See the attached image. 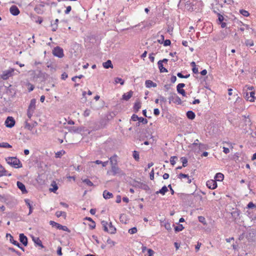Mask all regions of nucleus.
<instances>
[{
    "label": "nucleus",
    "mask_w": 256,
    "mask_h": 256,
    "mask_svg": "<svg viewBox=\"0 0 256 256\" xmlns=\"http://www.w3.org/2000/svg\"><path fill=\"white\" fill-rule=\"evenodd\" d=\"M0 147L4 148H11L12 146L7 142H2L0 143Z\"/></svg>",
    "instance_id": "nucleus-38"
},
{
    "label": "nucleus",
    "mask_w": 256,
    "mask_h": 256,
    "mask_svg": "<svg viewBox=\"0 0 256 256\" xmlns=\"http://www.w3.org/2000/svg\"><path fill=\"white\" fill-rule=\"evenodd\" d=\"M132 156L136 160L138 161V160L140 159V157H139V153L138 152H137L136 150H134L133 152Z\"/></svg>",
    "instance_id": "nucleus-37"
},
{
    "label": "nucleus",
    "mask_w": 256,
    "mask_h": 256,
    "mask_svg": "<svg viewBox=\"0 0 256 256\" xmlns=\"http://www.w3.org/2000/svg\"><path fill=\"white\" fill-rule=\"evenodd\" d=\"M206 186L211 190H214L217 188V183L215 180H210L207 181Z\"/></svg>",
    "instance_id": "nucleus-11"
},
{
    "label": "nucleus",
    "mask_w": 256,
    "mask_h": 256,
    "mask_svg": "<svg viewBox=\"0 0 256 256\" xmlns=\"http://www.w3.org/2000/svg\"><path fill=\"white\" fill-rule=\"evenodd\" d=\"M64 154V152L63 150L58 152H56V157L57 158H60V156Z\"/></svg>",
    "instance_id": "nucleus-52"
},
{
    "label": "nucleus",
    "mask_w": 256,
    "mask_h": 256,
    "mask_svg": "<svg viewBox=\"0 0 256 256\" xmlns=\"http://www.w3.org/2000/svg\"><path fill=\"white\" fill-rule=\"evenodd\" d=\"M24 202H25L26 204L28 206V208H29L28 214H32V206L30 204V200L28 199H26V200H24Z\"/></svg>",
    "instance_id": "nucleus-29"
},
{
    "label": "nucleus",
    "mask_w": 256,
    "mask_h": 256,
    "mask_svg": "<svg viewBox=\"0 0 256 256\" xmlns=\"http://www.w3.org/2000/svg\"><path fill=\"white\" fill-rule=\"evenodd\" d=\"M186 116L188 118L192 120L195 118V114L192 110H189L186 112Z\"/></svg>",
    "instance_id": "nucleus-28"
},
{
    "label": "nucleus",
    "mask_w": 256,
    "mask_h": 256,
    "mask_svg": "<svg viewBox=\"0 0 256 256\" xmlns=\"http://www.w3.org/2000/svg\"><path fill=\"white\" fill-rule=\"evenodd\" d=\"M8 236H10V242L12 244H14V245H16V246L20 248L23 251L24 250V249L23 247H22V246H20V244L16 241V240H14L13 237L10 234H6V236L7 238H8Z\"/></svg>",
    "instance_id": "nucleus-14"
},
{
    "label": "nucleus",
    "mask_w": 256,
    "mask_h": 256,
    "mask_svg": "<svg viewBox=\"0 0 256 256\" xmlns=\"http://www.w3.org/2000/svg\"><path fill=\"white\" fill-rule=\"evenodd\" d=\"M168 192V187L166 186H162V188L160 190L158 191H156V194H160L162 195H164L165 194Z\"/></svg>",
    "instance_id": "nucleus-22"
},
{
    "label": "nucleus",
    "mask_w": 256,
    "mask_h": 256,
    "mask_svg": "<svg viewBox=\"0 0 256 256\" xmlns=\"http://www.w3.org/2000/svg\"><path fill=\"white\" fill-rule=\"evenodd\" d=\"M24 127L26 128H27L28 130H31L33 128L34 126L28 123L27 122H26Z\"/></svg>",
    "instance_id": "nucleus-41"
},
{
    "label": "nucleus",
    "mask_w": 256,
    "mask_h": 256,
    "mask_svg": "<svg viewBox=\"0 0 256 256\" xmlns=\"http://www.w3.org/2000/svg\"><path fill=\"white\" fill-rule=\"evenodd\" d=\"M240 13L244 16H249L248 12L244 10H240Z\"/></svg>",
    "instance_id": "nucleus-47"
},
{
    "label": "nucleus",
    "mask_w": 256,
    "mask_h": 256,
    "mask_svg": "<svg viewBox=\"0 0 256 256\" xmlns=\"http://www.w3.org/2000/svg\"><path fill=\"white\" fill-rule=\"evenodd\" d=\"M57 254L58 256H62V248L60 246H58V248Z\"/></svg>",
    "instance_id": "nucleus-60"
},
{
    "label": "nucleus",
    "mask_w": 256,
    "mask_h": 256,
    "mask_svg": "<svg viewBox=\"0 0 256 256\" xmlns=\"http://www.w3.org/2000/svg\"><path fill=\"white\" fill-rule=\"evenodd\" d=\"M140 188L146 191L149 190H150V188L148 186L144 183H141Z\"/></svg>",
    "instance_id": "nucleus-36"
},
{
    "label": "nucleus",
    "mask_w": 256,
    "mask_h": 256,
    "mask_svg": "<svg viewBox=\"0 0 256 256\" xmlns=\"http://www.w3.org/2000/svg\"><path fill=\"white\" fill-rule=\"evenodd\" d=\"M175 159H177V157L176 156H171L170 158V162L172 166L176 164Z\"/></svg>",
    "instance_id": "nucleus-45"
},
{
    "label": "nucleus",
    "mask_w": 256,
    "mask_h": 256,
    "mask_svg": "<svg viewBox=\"0 0 256 256\" xmlns=\"http://www.w3.org/2000/svg\"><path fill=\"white\" fill-rule=\"evenodd\" d=\"M32 240L36 244L41 246L42 248H44V246L42 244V242L38 238H35L33 236Z\"/></svg>",
    "instance_id": "nucleus-26"
},
{
    "label": "nucleus",
    "mask_w": 256,
    "mask_h": 256,
    "mask_svg": "<svg viewBox=\"0 0 256 256\" xmlns=\"http://www.w3.org/2000/svg\"><path fill=\"white\" fill-rule=\"evenodd\" d=\"M113 176L116 174L124 175V172L117 166V165L111 166V172Z\"/></svg>",
    "instance_id": "nucleus-8"
},
{
    "label": "nucleus",
    "mask_w": 256,
    "mask_h": 256,
    "mask_svg": "<svg viewBox=\"0 0 256 256\" xmlns=\"http://www.w3.org/2000/svg\"><path fill=\"white\" fill-rule=\"evenodd\" d=\"M163 43H164V46H170L171 44V42L170 40H164Z\"/></svg>",
    "instance_id": "nucleus-51"
},
{
    "label": "nucleus",
    "mask_w": 256,
    "mask_h": 256,
    "mask_svg": "<svg viewBox=\"0 0 256 256\" xmlns=\"http://www.w3.org/2000/svg\"><path fill=\"white\" fill-rule=\"evenodd\" d=\"M44 4H40L36 5L34 8V10L38 14H42L44 12Z\"/></svg>",
    "instance_id": "nucleus-13"
},
{
    "label": "nucleus",
    "mask_w": 256,
    "mask_h": 256,
    "mask_svg": "<svg viewBox=\"0 0 256 256\" xmlns=\"http://www.w3.org/2000/svg\"><path fill=\"white\" fill-rule=\"evenodd\" d=\"M145 84L146 88H150L151 87H156V84L150 80H146L145 82Z\"/></svg>",
    "instance_id": "nucleus-21"
},
{
    "label": "nucleus",
    "mask_w": 256,
    "mask_h": 256,
    "mask_svg": "<svg viewBox=\"0 0 256 256\" xmlns=\"http://www.w3.org/2000/svg\"><path fill=\"white\" fill-rule=\"evenodd\" d=\"M117 156L114 155L110 158L111 166L118 164Z\"/></svg>",
    "instance_id": "nucleus-17"
},
{
    "label": "nucleus",
    "mask_w": 256,
    "mask_h": 256,
    "mask_svg": "<svg viewBox=\"0 0 256 256\" xmlns=\"http://www.w3.org/2000/svg\"><path fill=\"white\" fill-rule=\"evenodd\" d=\"M72 8L70 6H68L66 7V9L65 10L64 12L66 14H68L71 10Z\"/></svg>",
    "instance_id": "nucleus-64"
},
{
    "label": "nucleus",
    "mask_w": 256,
    "mask_h": 256,
    "mask_svg": "<svg viewBox=\"0 0 256 256\" xmlns=\"http://www.w3.org/2000/svg\"><path fill=\"white\" fill-rule=\"evenodd\" d=\"M101 224L102 226V228L105 232H106L110 234H114L116 232V228L114 226L112 225L111 222L108 223L105 220H102V221Z\"/></svg>",
    "instance_id": "nucleus-1"
},
{
    "label": "nucleus",
    "mask_w": 256,
    "mask_h": 256,
    "mask_svg": "<svg viewBox=\"0 0 256 256\" xmlns=\"http://www.w3.org/2000/svg\"><path fill=\"white\" fill-rule=\"evenodd\" d=\"M90 110L88 109H86L84 112V116H90Z\"/></svg>",
    "instance_id": "nucleus-53"
},
{
    "label": "nucleus",
    "mask_w": 256,
    "mask_h": 256,
    "mask_svg": "<svg viewBox=\"0 0 256 256\" xmlns=\"http://www.w3.org/2000/svg\"><path fill=\"white\" fill-rule=\"evenodd\" d=\"M83 182L85 183L87 186H94L93 183L88 179H82Z\"/></svg>",
    "instance_id": "nucleus-32"
},
{
    "label": "nucleus",
    "mask_w": 256,
    "mask_h": 256,
    "mask_svg": "<svg viewBox=\"0 0 256 256\" xmlns=\"http://www.w3.org/2000/svg\"><path fill=\"white\" fill-rule=\"evenodd\" d=\"M14 72V69L12 68L4 70L1 74L0 77L2 79L6 80L12 76V74Z\"/></svg>",
    "instance_id": "nucleus-6"
},
{
    "label": "nucleus",
    "mask_w": 256,
    "mask_h": 256,
    "mask_svg": "<svg viewBox=\"0 0 256 256\" xmlns=\"http://www.w3.org/2000/svg\"><path fill=\"white\" fill-rule=\"evenodd\" d=\"M132 120H133V121H136V120H139V117L136 115V114H133L132 116V118H131Z\"/></svg>",
    "instance_id": "nucleus-54"
},
{
    "label": "nucleus",
    "mask_w": 256,
    "mask_h": 256,
    "mask_svg": "<svg viewBox=\"0 0 256 256\" xmlns=\"http://www.w3.org/2000/svg\"><path fill=\"white\" fill-rule=\"evenodd\" d=\"M185 86V84L183 83H180L178 84L176 86V90L178 94H182V96H186V93L185 90L182 89Z\"/></svg>",
    "instance_id": "nucleus-10"
},
{
    "label": "nucleus",
    "mask_w": 256,
    "mask_h": 256,
    "mask_svg": "<svg viewBox=\"0 0 256 256\" xmlns=\"http://www.w3.org/2000/svg\"><path fill=\"white\" fill-rule=\"evenodd\" d=\"M138 122H142L143 124H146L148 123V120L142 117H139Z\"/></svg>",
    "instance_id": "nucleus-43"
},
{
    "label": "nucleus",
    "mask_w": 256,
    "mask_h": 256,
    "mask_svg": "<svg viewBox=\"0 0 256 256\" xmlns=\"http://www.w3.org/2000/svg\"><path fill=\"white\" fill-rule=\"evenodd\" d=\"M201 245H202V244L200 242H198V243H197V244H196V247H195L196 252L198 251V250H200V248Z\"/></svg>",
    "instance_id": "nucleus-61"
},
{
    "label": "nucleus",
    "mask_w": 256,
    "mask_h": 256,
    "mask_svg": "<svg viewBox=\"0 0 256 256\" xmlns=\"http://www.w3.org/2000/svg\"><path fill=\"white\" fill-rule=\"evenodd\" d=\"M150 179L151 180H153L154 179V169H152V171L150 172Z\"/></svg>",
    "instance_id": "nucleus-59"
},
{
    "label": "nucleus",
    "mask_w": 256,
    "mask_h": 256,
    "mask_svg": "<svg viewBox=\"0 0 256 256\" xmlns=\"http://www.w3.org/2000/svg\"><path fill=\"white\" fill-rule=\"evenodd\" d=\"M224 176L222 174V173H217L215 176H214V178H215V180L216 181H220V182H221L223 180H224Z\"/></svg>",
    "instance_id": "nucleus-25"
},
{
    "label": "nucleus",
    "mask_w": 256,
    "mask_h": 256,
    "mask_svg": "<svg viewBox=\"0 0 256 256\" xmlns=\"http://www.w3.org/2000/svg\"><path fill=\"white\" fill-rule=\"evenodd\" d=\"M5 176H10L11 174H7V171L1 164H0V177Z\"/></svg>",
    "instance_id": "nucleus-18"
},
{
    "label": "nucleus",
    "mask_w": 256,
    "mask_h": 256,
    "mask_svg": "<svg viewBox=\"0 0 256 256\" xmlns=\"http://www.w3.org/2000/svg\"><path fill=\"white\" fill-rule=\"evenodd\" d=\"M114 81L116 84L120 83L121 85L124 84V80L120 78H116Z\"/></svg>",
    "instance_id": "nucleus-39"
},
{
    "label": "nucleus",
    "mask_w": 256,
    "mask_h": 256,
    "mask_svg": "<svg viewBox=\"0 0 256 256\" xmlns=\"http://www.w3.org/2000/svg\"><path fill=\"white\" fill-rule=\"evenodd\" d=\"M198 219L200 222H202L204 224H206V220L204 216H199Z\"/></svg>",
    "instance_id": "nucleus-42"
},
{
    "label": "nucleus",
    "mask_w": 256,
    "mask_h": 256,
    "mask_svg": "<svg viewBox=\"0 0 256 256\" xmlns=\"http://www.w3.org/2000/svg\"><path fill=\"white\" fill-rule=\"evenodd\" d=\"M16 184H17L18 188L21 190V191L22 192L23 194H25V193L27 192L25 186L22 182H17Z\"/></svg>",
    "instance_id": "nucleus-16"
},
{
    "label": "nucleus",
    "mask_w": 256,
    "mask_h": 256,
    "mask_svg": "<svg viewBox=\"0 0 256 256\" xmlns=\"http://www.w3.org/2000/svg\"><path fill=\"white\" fill-rule=\"evenodd\" d=\"M50 224L52 227H56L57 229H58V230H60V228L61 226V224H60L54 221H52V220H50Z\"/></svg>",
    "instance_id": "nucleus-31"
},
{
    "label": "nucleus",
    "mask_w": 256,
    "mask_h": 256,
    "mask_svg": "<svg viewBox=\"0 0 256 256\" xmlns=\"http://www.w3.org/2000/svg\"><path fill=\"white\" fill-rule=\"evenodd\" d=\"M161 60H159L158 62V68L160 70V72H168V70L167 69H166V68H164V66H163V64L161 63Z\"/></svg>",
    "instance_id": "nucleus-23"
},
{
    "label": "nucleus",
    "mask_w": 256,
    "mask_h": 256,
    "mask_svg": "<svg viewBox=\"0 0 256 256\" xmlns=\"http://www.w3.org/2000/svg\"><path fill=\"white\" fill-rule=\"evenodd\" d=\"M108 244H111L112 246H114L115 244V242L112 240L110 238H108L106 241Z\"/></svg>",
    "instance_id": "nucleus-56"
},
{
    "label": "nucleus",
    "mask_w": 256,
    "mask_h": 256,
    "mask_svg": "<svg viewBox=\"0 0 256 256\" xmlns=\"http://www.w3.org/2000/svg\"><path fill=\"white\" fill-rule=\"evenodd\" d=\"M246 90L244 89L243 90V94L244 98L248 101L250 102H253L254 101L255 97V92L252 91L250 92H245Z\"/></svg>",
    "instance_id": "nucleus-4"
},
{
    "label": "nucleus",
    "mask_w": 256,
    "mask_h": 256,
    "mask_svg": "<svg viewBox=\"0 0 256 256\" xmlns=\"http://www.w3.org/2000/svg\"><path fill=\"white\" fill-rule=\"evenodd\" d=\"M51 186L52 187V188H50V192H56L57 190L58 189V186L56 184V183L55 182H53L52 184H51Z\"/></svg>",
    "instance_id": "nucleus-30"
},
{
    "label": "nucleus",
    "mask_w": 256,
    "mask_h": 256,
    "mask_svg": "<svg viewBox=\"0 0 256 256\" xmlns=\"http://www.w3.org/2000/svg\"><path fill=\"white\" fill-rule=\"evenodd\" d=\"M133 92L130 91L127 93H125L122 95V99L126 100H128L132 96Z\"/></svg>",
    "instance_id": "nucleus-20"
},
{
    "label": "nucleus",
    "mask_w": 256,
    "mask_h": 256,
    "mask_svg": "<svg viewBox=\"0 0 256 256\" xmlns=\"http://www.w3.org/2000/svg\"><path fill=\"white\" fill-rule=\"evenodd\" d=\"M184 228L182 224H180L178 226L174 227V230L176 232H179L182 230Z\"/></svg>",
    "instance_id": "nucleus-35"
},
{
    "label": "nucleus",
    "mask_w": 256,
    "mask_h": 256,
    "mask_svg": "<svg viewBox=\"0 0 256 256\" xmlns=\"http://www.w3.org/2000/svg\"><path fill=\"white\" fill-rule=\"evenodd\" d=\"M245 44L246 46H254V42L252 40H246Z\"/></svg>",
    "instance_id": "nucleus-34"
},
{
    "label": "nucleus",
    "mask_w": 256,
    "mask_h": 256,
    "mask_svg": "<svg viewBox=\"0 0 256 256\" xmlns=\"http://www.w3.org/2000/svg\"><path fill=\"white\" fill-rule=\"evenodd\" d=\"M164 228L168 230H170L172 229L170 224L168 222L164 224Z\"/></svg>",
    "instance_id": "nucleus-48"
},
{
    "label": "nucleus",
    "mask_w": 256,
    "mask_h": 256,
    "mask_svg": "<svg viewBox=\"0 0 256 256\" xmlns=\"http://www.w3.org/2000/svg\"><path fill=\"white\" fill-rule=\"evenodd\" d=\"M10 12L13 16H18L20 12L18 8L14 5L12 6L10 8Z\"/></svg>",
    "instance_id": "nucleus-12"
},
{
    "label": "nucleus",
    "mask_w": 256,
    "mask_h": 256,
    "mask_svg": "<svg viewBox=\"0 0 256 256\" xmlns=\"http://www.w3.org/2000/svg\"><path fill=\"white\" fill-rule=\"evenodd\" d=\"M8 164L15 168H20L22 166L20 161L16 157H8L6 158Z\"/></svg>",
    "instance_id": "nucleus-2"
},
{
    "label": "nucleus",
    "mask_w": 256,
    "mask_h": 256,
    "mask_svg": "<svg viewBox=\"0 0 256 256\" xmlns=\"http://www.w3.org/2000/svg\"><path fill=\"white\" fill-rule=\"evenodd\" d=\"M180 160L182 163V166L186 167L187 166L188 163V160L185 157H182Z\"/></svg>",
    "instance_id": "nucleus-40"
},
{
    "label": "nucleus",
    "mask_w": 256,
    "mask_h": 256,
    "mask_svg": "<svg viewBox=\"0 0 256 256\" xmlns=\"http://www.w3.org/2000/svg\"><path fill=\"white\" fill-rule=\"evenodd\" d=\"M36 106V100L34 98L31 100L30 105L27 110V116L30 118L33 115Z\"/></svg>",
    "instance_id": "nucleus-3"
},
{
    "label": "nucleus",
    "mask_w": 256,
    "mask_h": 256,
    "mask_svg": "<svg viewBox=\"0 0 256 256\" xmlns=\"http://www.w3.org/2000/svg\"><path fill=\"white\" fill-rule=\"evenodd\" d=\"M103 196L105 199H108L112 198L113 194L112 192L105 190L103 192Z\"/></svg>",
    "instance_id": "nucleus-24"
},
{
    "label": "nucleus",
    "mask_w": 256,
    "mask_h": 256,
    "mask_svg": "<svg viewBox=\"0 0 256 256\" xmlns=\"http://www.w3.org/2000/svg\"><path fill=\"white\" fill-rule=\"evenodd\" d=\"M56 215L57 217L59 218L62 216H66V214L65 212H62V211H58L56 213Z\"/></svg>",
    "instance_id": "nucleus-44"
},
{
    "label": "nucleus",
    "mask_w": 256,
    "mask_h": 256,
    "mask_svg": "<svg viewBox=\"0 0 256 256\" xmlns=\"http://www.w3.org/2000/svg\"><path fill=\"white\" fill-rule=\"evenodd\" d=\"M141 107V104L140 102H136L134 105V110L136 112H138Z\"/></svg>",
    "instance_id": "nucleus-33"
},
{
    "label": "nucleus",
    "mask_w": 256,
    "mask_h": 256,
    "mask_svg": "<svg viewBox=\"0 0 256 256\" xmlns=\"http://www.w3.org/2000/svg\"><path fill=\"white\" fill-rule=\"evenodd\" d=\"M164 35L160 36V39L158 40V42L160 44H162L164 41Z\"/></svg>",
    "instance_id": "nucleus-57"
},
{
    "label": "nucleus",
    "mask_w": 256,
    "mask_h": 256,
    "mask_svg": "<svg viewBox=\"0 0 256 256\" xmlns=\"http://www.w3.org/2000/svg\"><path fill=\"white\" fill-rule=\"evenodd\" d=\"M15 120L12 116H8L5 121V124L6 127L11 128L14 126Z\"/></svg>",
    "instance_id": "nucleus-9"
},
{
    "label": "nucleus",
    "mask_w": 256,
    "mask_h": 256,
    "mask_svg": "<svg viewBox=\"0 0 256 256\" xmlns=\"http://www.w3.org/2000/svg\"><path fill=\"white\" fill-rule=\"evenodd\" d=\"M52 53L54 56L60 58H62L64 56L62 48L59 46H56L54 48Z\"/></svg>",
    "instance_id": "nucleus-7"
},
{
    "label": "nucleus",
    "mask_w": 256,
    "mask_h": 256,
    "mask_svg": "<svg viewBox=\"0 0 256 256\" xmlns=\"http://www.w3.org/2000/svg\"><path fill=\"white\" fill-rule=\"evenodd\" d=\"M217 14H218V20L220 22H222L224 20V16L222 14H219V13H218Z\"/></svg>",
    "instance_id": "nucleus-55"
},
{
    "label": "nucleus",
    "mask_w": 256,
    "mask_h": 256,
    "mask_svg": "<svg viewBox=\"0 0 256 256\" xmlns=\"http://www.w3.org/2000/svg\"><path fill=\"white\" fill-rule=\"evenodd\" d=\"M102 66L106 68H112L113 67L110 60H108L106 62H104Z\"/></svg>",
    "instance_id": "nucleus-27"
},
{
    "label": "nucleus",
    "mask_w": 256,
    "mask_h": 256,
    "mask_svg": "<svg viewBox=\"0 0 256 256\" xmlns=\"http://www.w3.org/2000/svg\"><path fill=\"white\" fill-rule=\"evenodd\" d=\"M178 178H180V179H182V178H186L188 180L187 182L188 184H190L192 182V180L190 178L188 174L180 173L178 175Z\"/></svg>",
    "instance_id": "nucleus-19"
},
{
    "label": "nucleus",
    "mask_w": 256,
    "mask_h": 256,
    "mask_svg": "<svg viewBox=\"0 0 256 256\" xmlns=\"http://www.w3.org/2000/svg\"><path fill=\"white\" fill-rule=\"evenodd\" d=\"M60 230H62L64 231L69 232L68 228L66 226H60Z\"/></svg>",
    "instance_id": "nucleus-58"
},
{
    "label": "nucleus",
    "mask_w": 256,
    "mask_h": 256,
    "mask_svg": "<svg viewBox=\"0 0 256 256\" xmlns=\"http://www.w3.org/2000/svg\"><path fill=\"white\" fill-rule=\"evenodd\" d=\"M52 30L54 32L58 29V25L56 23L52 24Z\"/></svg>",
    "instance_id": "nucleus-50"
},
{
    "label": "nucleus",
    "mask_w": 256,
    "mask_h": 256,
    "mask_svg": "<svg viewBox=\"0 0 256 256\" xmlns=\"http://www.w3.org/2000/svg\"><path fill=\"white\" fill-rule=\"evenodd\" d=\"M148 256H152L154 254V252L152 249H148Z\"/></svg>",
    "instance_id": "nucleus-62"
},
{
    "label": "nucleus",
    "mask_w": 256,
    "mask_h": 256,
    "mask_svg": "<svg viewBox=\"0 0 256 256\" xmlns=\"http://www.w3.org/2000/svg\"><path fill=\"white\" fill-rule=\"evenodd\" d=\"M160 110L158 108H154V114L155 116H157L160 114Z\"/></svg>",
    "instance_id": "nucleus-63"
},
{
    "label": "nucleus",
    "mask_w": 256,
    "mask_h": 256,
    "mask_svg": "<svg viewBox=\"0 0 256 256\" xmlns=\"http://www.w3.org/2000/svg\"><path fill=\"white\" fill-rule=\"evenodd\" d=\"M20 240L24 246H26L28 244V238L26 236L23 234H20Z\"/></svg>",
    "instance_id": "nucleus-15"
},
{
    "label": "nucleus",
    "mask_w": 256,
    "mask_h": 256,
    "mask_svg": "<svg viewBox=\"0 0 256 256\" xmlns=\"http://www.w3.org/2000/svg\"><path fill=\"white\" fill-rule=\"evenodd\" d=\"M137 232V228L136 227H134L128 230V232L130 234H134Z\"/></svg>",
    "instance_id": "nucleus-46"
},
{
    "label": "nucleus",
    "mask_w": 256,
    "mask_h": 256,
    "mask_svg": "<svg viewBox=\"0 0 256 256\" xmlns=\"http://www.w3.org/2000/svg\"><path fill=\"white\" fill-rule=\"evenodd\" d=\"M168 100L170 103L172 102L178 104H182V100L175 93L170 94V96L168 98Z\"/></svg>",
    "instance_id": "nucleus-5"
},
{
    "label": "nucleus",
    "mask_w": 256,
    "mask_h": 256,
    "mask_svg": "<svg viewBox=\"0 0 256 256\" xmlns=\"http://www.w3.org/2000/svg\"><path fill=\"white\" fill-rule=\"evenodd\" d=\"M247 208H256V206L252 202H250L247 206Z\"/></svg>",
    "instance_id": "nucleus-49"
}]
</instances>
